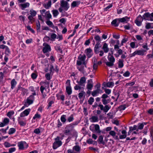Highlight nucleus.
<instances>
[{
	"mask_svg": "<svg viewBox=\"0 0 153 153\" xmlns=\"http://www.w3.org/2000/svg\"><path fill=\"white\" fill-rule=\"evenodd\" d=\"M130 18L125 16L121 18H117L113 20L111 22V24L115 27H118L120 23H127L129 21Z\"/></svg>",
	"mask_w": 153,
	"mask_h": 153,
	"instance_id": "1",
	"label": "nucleus"
},
{
	"mask_svg": "<svg viewBox=\"0 0 153 153\" xmlns=\"http://www.w3.org/2000/svg\"><path fill=\"white\" fill-rule=\"evenodd\" d=\"M86 57L85 55L82 56L81 55H79L78 57V60L77 61V65L80 66L82 64L85 65V67L86 68L87 67L85 62Z\"/></svg>",
	"mask_w": 153,
	"mask_h": 153,
	"instance_id": "2",
	"label": "nucleus"
},
{
	"mask_svg": "<svg viewBox=\"0 0 153 153\" xmlns=\"http://www.w3.org/2000/svg\"><path fill=\"white\" fill-rule=\"evenodd\" d=\"M55 141L53 144V148L54 149H56L58 147H59L62 145V143L60 140V137L57 136L55 138Z\"/></svg>",
	"mask_w": 153,
	"mask_h": 153,
	"instance_id": "3",
	"label": "nucleus"
},
{
	"mask_svg": "<svg viewBox=\"0 0 153 153\" xmlns=\"http://www.w3.org/2000/svg\"><path fill=\"white\" fill-rule=\"evenodd\" d=\"M108 59L109 62H105L106 65L109 67L113 66L114 65V63L115 61L114 58L112 55H111L110 57L108 56Z\"/></svg>",
	"mask_w": 153,
	"mask_h": 153,
	"instance_id": "4",
	"label": "nucleus"
},
{
	"mask_svg": "<svg viewBox=\"0 0 153 153\" xmlns=\"http://www.w3.org/2000/svg\"><path fill=\"white\" fill-rule=\"evenodd\" d=\"M143 17L144 20L153 21V13H151L149 12L146 13L143 15Z\"/></svg>",
	"mask_w": 153,
	"mask_h": 153,
	"instance_id": "5",
	"label": "nucleus"
},
{
	"mask_svg": "<svg viewBox=\"0 0 153 153\" xmlns=\"http://www.w3.org/2000/svg\"><path fill=\"white\" fill-rule=\"evenodd\" d=\"M18 146L19 150H24L27 148L28 145L25 141H21L18 143Z\"/></svg>",
	"mask_w": 153,
	"mask_h": 153,
	"instance_id": "6",
	"label": "nucleus"
},
{
	"mask_svg": "<svg viewBox=\"0 0 153 153\" xmlns=\"http://www.w3.org/2000/svg\"><path fill=\"white\" fill-rule=\"evenodd\" d=\"M60 7L63 8L64 10L67 11L69 8L70 6L67 1L64 0H62L60 1Z\"/></svg>",
	"mask_w": 153,
	"mask_h": 153,
	"instance_id": "7",
	"label": "nucleus"
},
{
	"mask_svg": "<svg viewBox=\"0 0 153 153\" xmlns=\"http://www.w3.org/2000/svg\"><path fill=\"white\" fill-rule=\"evenodd\" d=\"M143 19V16L142 17L140 15H139L135 20V23L137 26H140Z\"/></svg>",
	"mask_w": 153,
	"mask_h": 153,
	"instance_id": "8",
	"label": "nucleus"
},
{
	"mask_svg": "<svg viewBox=\"0 0 153 153\" xmlns=\"http://www.w3.org/2000/svg\"><path fill=\"white\" fill-rule=\"evenodd\" d=\"M100 107L101 110L103 111L104 112H107L111 108V106L109 105H107L104 107L102 104H99L98 105Z\"/></svg>",
	"mask_w": 153,
	"mask_h": 153,
	"instance_id": "9",
	"label": "nucleus"
},
{
	"mask_svg": "<svg viewBox=\"0 0 153 153\" xmlns=\"http://www.w3.org/2000/svg\"><path fill=\"white\" fill-rule=\"evenodd\" d=\"M43 45L44 46L42 49V51L44 53L51 51V48L50 46L46 43L43 44Z\"/></svg>",
	"mask_w": 153,
	"mask_h": 153,
	"instance_id": "10",
	"label": "nucleus"
},
{
	"mask_svg": "<svg viewBox=\"0 0 153 153\" xmlns=\"http://www.w3.org/2000/svg\"><path fill=\"white\" fill-rule=\"evenodd\" d=\"M86 78L85 76L81 77L79 81H77L76 82L79 85L85 86L86 83Z\"/></svg>",
	"mask_w": 153,
	"mask_h": 153,
	"instance_id": "11",
	"label": "nucleus"
},
{
	"mask_svg": "<svg viewBox=\"0 0 153 153\" xmlns=\"http://www.w3.org/2000/svg\"><path fill=\"white\" fill-rule=\"evenodd\" d=\"M78 70L85 75H87V74L86 72L85 68L84 66L82 65H80L77 67Z\"/></svg>",
	"mask_w": 153,
	"mask_h": 153,
	"instance_id": "12",
	"label": "nucleus"
},
{
	"mask_svg": "<svg viewBox=\"0 0 153 153\" xmlns=\"http://www.w3.org/2000/svg\"><path fill=\"white\" fill-rule=\"evenodd\" d=\"M10 122V120L9 119L5 118H4L3 120V122L1 123H0V127H3L6 125H7Z\"/></svg>",
	"mask_w": 153,
	"mask_h": 153,
	"instance_id": "13",
	"label": "nucleus"
},
{
	"mask_svg": "<svg viewBox=\"0 0 153 153\" xmlns=\"http://www.w3.org/2000/svg\"><path fill=\"white\" fill-rule=\"evenodd\" d=\"M30 111V109L28 108L25 110L20 114V117H23L25 116L28 115Z\"/></svg>",
	"mask_w": 153,
	"mask_h": 153,
	"instance_id": "14",
	"label": "nucleus"
},
{
	"mask_svg": "<svg viewBox=\"0 0 153 153\" xmlns=\"http://www.w3.org/2000/svg\"><path fill=\"white\" fill-rule=\"evenodd\" d=\"M88 83L87 85V88L89 90H91L92 89L93 86L92 83V79H90L88 80Z\"/></svg>",
	"mask_w": 153,
	"mask_h": 153,
	"instance_id": "15",
	"label": "nucleus"
},
{
	"mask_svg": "<svg viewBox=\"0 0 153 153\" xmlns=\"http://www.w3.org/2000/svg\"><path fill=\"white\" fill-rule=\"evenodd\" d=\"M73 153H80V147L78 145L74 146L73 148Z\"/></svg>",
	"mask_w": 153,
	"mask_h": 153,
	"instance_id": "16",
	"label": "nucleus"
},
{
	"mask_svg": "<svg viewBox=\"0 0 153 153\" xmlns=\"http://www.w3.org/2000/svg\"><path fill=\"white\" fill-rule=\"evenodd\" d=\"M30 5V4L28 2H26L23 4H19V6L22 10H24L25 8L28 7Z\"/></svg>",
	"mask_w": 153,
	"mask_h": 153,
	"instance_id": "17",
	"label": "nucleus"
},
{
	"mask_svg": "<svg viewBox=\"0 0 153 153\" xmlns=\"http://www.w3.org/2000/svg\"><path fill=\"white\" fill-rule=\"evenodd\" d=\"M43 16L47 20H49L52 18V15L49 11L46 12L45 14H43Z\"/></svg>",
	"mask_w": 153,
	"mask_h": 153,
	"instance_id": "18",
	"label": "nucleus"
},
{
	"mask_svg": "<svg viewBox=\"0 0 153 153\" xmlns=\"http://www.w3.org/2000/svg\"><path fill=\"white\" fill-rule=\"evenodd\" d=\"M85 52L88 58H90L92 56V50L90 48L86 49Z\"/></svg>",
	"mask_w": 153,
	"mask_h": 153,
	"instance_id": "19",
	"label": "nucleus"
},
{
	"mask_svg": "<svg viewBox=\"0 0 153 153\" xmlns=\"http://www.w3.org/2000/svg\"><path fill=\"white\" fill-rule=\"evenodd\" d=\"M102 49L103 50L105 53H107L109 51V49L108 48V44L106 43H104L103 44Z\"/></svg>",
	"mask_w": 153,
	"mask_h": 153,
	"instance_id": "20",
	"label": "nucleus"
},
{
	"mask_svg": "<svg viewBox=\"0 0 153 153\" xmlns=\"http://www.w3.org/2000/svg\"><path fill=\"white\" fill-rule=\"evenodd\" d=\"M40 90L41 92L42 97L43 98H45L46 96V94L44 92V91H46V89L42 85L40 88Z\"/></svg>",
	"mask_w": 153,
	"mask_h": 153,
	"instance_id": "21",
	"label": "nucleus"
},
{
	"mask_svg": "<svg viewBox=\"0 0 153 153\" xmlns=\"http://www.w3.org/2000/svg\"><path fill=\"white\" fill-rule=\"evenodd\" d=\"M71 127H68V125L65 127V130L64 131V134L66 135H68L71 134V131L72 130Z\"/></svg>",
	"mask_w": 153,
	"mask_h": 153,
	"instance_id": "22",
	"label": "nucleus"
},
{
	"mask_svg": "<svg viewBox=\"0 0 153 153\" xmlns=\"http://www.w3.org/2000/svg\"><path fill=\"white\" fill-rule=\"evenodd\" d=\"M147 124V123H139L138 124V127L137 131H138L139 130H142L143 129L144 125H146Z\"/></svg>",
	"mask_w": 153,
	"mask_h": 153,
	"instance_id": "23",
	"label": "nucleus"
},
{
	"mask_svg": "<svg viewBox=\"0 0 153 153\" xmlns=\"http://www.w3.org/2000/svg\"><path fill=\"white\" fill-rule=\"evenodd\" d=\"M26 101V102L25 103L24 105L27 107L28 106L32 104L33 102V101L29 99L28 98H27Z\"/></svg>",
	"mask_w": 153,
	"mask_h": 153,
	"instance_id": "24",
	"label": "nucleus"
},
{
	"mask_svg": "<svg viewBox=\"0 0 153 153\" xmlns=\"http://www.w3.org/2000/svg\"><path fill=\"white\" fill-rule=\"evenodd\" d=\"M136 54L140 56H143L146 51L143 50H140L135 51Z\"/></svg>",
	"mask_w": 153,
	"mask_h": 153,
	"instance_id": "25",
	"label": "nucleus"
},
{
	"mask_svg": "<svg viewBox=\"0 0 153 153\" xmlns=\"http://www.w3.org/2000/svg\"><path fill=\"white\" fill-rule=\"evenodd\" d=\"M90 121L92 122H96L98 121V117L97 116H93L90 118Z\"/></svg>",
	"mask_w": 153,
	"mask_h": 153,
	"instance_id": "26",
	"label": "nucleus"
},
{
	"mask_svg": "<svg viewBox=\"0 0 153 153\" xmlns=\"http://www.w3.org/2000/svg\"><path fill=\"white\" fill-rule=\"evenodd\" d=\"M122 135H121L119 136L120 139H123L126 138V132L125 130H123L122 131Z\"/></svg>",
	"mask_w": 153,
	"mask_h": 153,
	"instance_id": "27",
	"label": "nucleus"
},
{
	"mask_svg": "<svg viewBox=\"0 0 153 153\" xmlns=\"http://www.w3.org/2000/svg\"><path fill=\"white\" fill-rule=\"evenodd\" d=\"M17 84V82L15 80V79H13L11 82V88L12 89L15 87Z\"/></svg>",
	"mask_w": 153,
	"mask_h": 153,
	"instance_id": "28",
	"label": "nucleus"
},
{
	"mask_svg": "<svg viewBox=\"0 0 153 153\" xmlns=\"http://www.w3.org/2000/svg\"><path fill=\"white\" fill-rule=\"evenodd\" d=\"M145 28L147 29L153 28V23H147L146 24Z\"/></svg>",
	"mask_w": 153,
	"mask_h": 153,
	"instance_id": "29",
	"label": "nucleus"
},
{
	"mask_svg": "<svg viewBox=\"0 0 153 153\" xmlns=\"http://www.w3.org/2000/svg\"><path fill=\"white\" fill-rule=\"evenodd\" d=\"M100 43H97L94 48V51L96 53H99V48Z\"/></svg>",
	"mask_w": 153,
	"mask_h": 153,
	"instance_id": "30",
	"label": "nucleus"
},
{
	"mask_svg": "<svg viewBox=\"0 0 153 153\" xmlns=\"http://www.w3.org/2000/svg\"><path fill=\"white\" fill-rule=\"evenodd\" d=\"M80 4V1H73L71 4V7H73L77 6Z\"/></svg>",
	"mask_w": 153,
	"mask_h": 153,
	"instance_id": "31",
	"label": "nucleus"
},
{
	"mask_svg": "<svg viewBox=\"0 0 153 153\" xmlns=\"http://www.w3.org/2000/svg\"><path fill=\"white\" fill-rule=\"evenodd\" d=\"M123 60L122 59H119V60L118 65V67L119 68H123L124 66Z\"/></svg>",
	"mask_w": 153,
	"mask_h": 153,
	"instance_id": "32",
	"label": "nucleus"
},
{
	"mask_svg": "<svg viewBox=\"0 0 153 153\" xmlns=\"http://www.w3.org/2000/svg\"><path fill=\"white\" fill-rule=\"evenodd\" d=\"M79 122L78 121L72 123L68 125V127H71V129H73L75 126L77 125Z\"/></svg>",
	"mask_w": 153,
	"mask_h": 153,
	"instance_id": "33",
	"label": "nucleus"
},
{
	"mask_svg": "<svg viewBox=\"0 0 153 153\" xmlns=\"http://www.w3.org/2000/svg\"><path fill=\"white\" fill-rule=\"evenodd\" d=\"M54 17H56L59 14V12L57 10H53L52 11Z\"/></svg>",
	"mask_w": 153,
	"mask_h": 153,
	"instance_id": "34",
	"label": "nucleus"
},
{
	"mask_svg": "<svg viewBox=\"0 0 153 153\" xmlns=\"http://www.w3.org/2000/svg\"><path fill=\"white\" fill-rule=\"evenodd\" d=\"M66 91L68 95L71 94L72 92L71 87H66Z\"/></svg>",
	"mask_w": 153,
	"mask_h": 153,
	"instance_id": "35",
	"label": "nucleus"
},
{
	"mask_svg": "<svg viewBox=\"0 0 153 153\" xmlns=\"http://www.w3.org/2000/svg\"><path fill=\"white\" fill-rule=\"evenodd\" d=\"M34 72V73H33L31 75V78L33 79H36L38 76V74L36 71H35Z\"/></svg>",
	"mask_w": 153,
	"mask_h": 153,
	"instance_id": "36",
	"label": "nucleus"
},
{
	"mask_svg": "<svg viewBox=\"0 0 153 153\" xmlns=\"http://www.w3.org/2000/svg\"><path fill=\"white\" fill-rule=\"evenodd\" d=\"M98 140L100 143L104 145L105 142L103 141V138L102 136L101 135L99 137Z\"/></svg>",
	"mask_w": 153,
	"mask_h": 153,
	"instance_id": "37",
	"label": "nucleus"
},
{
	"mask_svg": "<svg viewBox=\"0 0 153 153\" xmlns=\"http://www.w3.org/2000/svg\"><path fill=\"white\" fill-rule=\"evenodd\" d=\"M94 39L97 42V43H100L101 40L100 37L98 35H96L94 37Z\"/></svg>",
	"mask_w": 153,
	"mask_h": 153,
	"instance_id": "38",
	"label": "nucleus"
},
{
	"mask_svg": "<svg viewBox=\"0 0 153 153\" xmlns=\"http://www.w3.org/2000/svg\"><path fill=\"white\" fill-rule=\"evenodd\" d=\"M74 116L73 114H71L70 116L68 117L67 118V121L69 122H71L74 120Z\"/></svg>",
	"mask_w": 153,
	"mask_h": 153,
	"instance_id": "39",
	"label": "nucleus"
},
{
	"mask_svg": "<svg viewBox=\"0 0 153 153\" xmlns=\"http://www.w3.org/2000/svg\"><path fill=\"white\" fill-rule=\"evenodd\" d=\"M66 116L65 115H62L61 117V120L62 122L64 123L66 121Z\"/></svg>",
	"mask_w": 153,
	"mask_h": 153,
	"instance_id": "40",
	"label": "nucleus"
},
{
	"mask_svg": "<svg viewBox=\"0 0 153 153\" xmlns=\"http://www.w3.org/2000/svg\"><path fill=\"white\" fill-rule=\"evenodd\" d=\"M51 1H49L45 5V7L48 9L51 7Z\"/></svg>",
	"mask_w": 153,
	"mask_h": 153,
	"instance_id": "41",
	"label": "nucleus"
},
{
	"mask_svg": "<svg viewBox=\"0 0 153 153\" xmlns=\"http://www.w3.org/2000/svg\"><path fill=\"white\" fill-rule=\"evenodd\" d=\"M16 129L14 128H12L10 129L8 133L9 134H11L14 133Z\"/></svg>",
	"mask_w": 153,
	"mask_h": 153,
	"instance_id": "42",
	"label": "nucleus"
},
{
	"mask_svg": "<svg viewBox=\"0 0 153 153\" xmlns=\"http://www.w3.org/2000/svg\"><path fill=\"white\" fill-rule=\"evenodd\" d=\"M46 23L48 25L51 27H53L54 26L52 22L49 20H47L46 22Z\"/></svg>",
	"mask_w": 153,
	"mask_h": 153,
	"instance_id": "43",
	"label": "nucleus"
},
{
	"mask_svg": "<svg viewBox=\"0 0 153 153\" xmlns=\"http://www.w3.org/2000/svg\"><path fill=\"white\" fill-rule=\"evenodd\" d=\"M114 84V83L112 82H108L106 83V86L108 87L111 88L113 86Z\"/></svg>",
	"mask_w": 153,
	"mask_h": 153,
	"instance_id": "44",
	"label": "nucleus"
},
{
	"mask_svg": "<svg viewBox=\"0 0 153 153\" xmlns=\"http://www.w3.org/2000/svg\"><path fill=\"white\" fill-rule=\"evenodd\" d=\"M55 50L57 51L58 52L60 53H62V51L60 47L59 46H56L55 47Z\"/></svg>",
	"mask_w": 153,
	"mask_h": 153,
	"instance_id": "45",
	"label": "nucleus"
},
{
	"mask_svg": "<svg viewBox=\"0 0 153 153\" xmlns=\"http://www.w3.org/2000/svg\"><path fill=\"white\" fill-rule=\"evenodd\" d=\"M100 91H99L97 90H95L94 91L91 93V94L92 96L93 97L97 95V94H98L100 92Z\"/></svg>",
	"mask_w": 153,
	"mask_h": 153,
	"instance_id": "46",
	"label": "nucleus"
},
{
	"mask_svg": "<svg viewBox=\"0 0 153 153\" xmlns=\"http://www.w3.org/2000/svg\"><path fill=\"white\" fill-rule=\"evenodd\" d=\"M30 15L33 17L35 16L36 14V12L33 9L30 10Z\"/></svg>",
	"mask_w": 153,
	"mask_h": 153,
	"instance_id": "47",
	"label": "nucleus"
},
{
	"mask_svg": "<svg viewBox=\"0 0 153 153\" xmlns=\"http://www.w3.org/2000/svg\"><path fill=\"white\" fill-rule=\"evenodd\" d=\"M36 30L37 32L40 31V25L39 21L36 23Z\"/></svg>",
	"mask_w": 153,
	"mask_h": 153,
	"instance_id": "48",
	"label": "nucleus"
},
{
	"mask_svg": "<svg viewBox=\"0 0 153 153\" xmlns=\"http://www.w3.org/2000/svg\"><path fill=\"white\" fill-rule=\"evenodd\" d=\"M36 95V92H33L32 95H31L28 98L30 100H32L33 101L34 99V96H35Z\"/></svg>",
	"mask_w": 153,
	"mask_h": 153,
	"instance_id": "49",
	"label": "nucleus"
},
{
	"mask_svg": "<svg viewBox=\"0 0 153 153\" xmlns=\"http://www.w3.org/2000/svg\"><path fill=\"white\" fill-rule=\"evenodd\" d=\"M93 126H94L96 131L97 132H100V127L99 125L98 124H95L93 125Z\"/></svg>",
	"mask_w": 153,
	"mask_h": 153,
	"instance_id": "50",
	"label": "nucleus"
},
{
	"mask_svg": "<svg viewBox=\"0 0 153 153\" xmlns=\"http://www.w3.org/2000/svg\"><path fill=\"white\" fill-rule=\"evenodd\" d=\"M102 102L103 104L105 105L108 103L109 102V100H106V99H102Z\"/></svg>",
	"mask_w": 153,
	"mask_h": 153,
	"instance_id": "51",
	"label": "nucleus"
},
{
	"mask_svg": "<svg viewBox=\"0 0 153 153\" xmlns=\"http://www.w3.org/2000/svg\"><path fill=\"white\" fill-rule=\"evenodd\" d=\"M56 37V35L55 33H52L51 35V40L52 41H55Z\"/></svg>",
	"mask_w": 153,
	"mask_h": 153,
	"instance_id": "52",
	"label": "nucleus"
},
{
	"mask_svg": "<svg viewBox=\"0 0 153 153\" xmlns=\"http://www.w3.org/2000/svg\"><path fill=\"white\" fill-rule=\"evenodd\" d=\"M126 108V105H123L120 106L119 107V108L120 111H122L124 110Z\"/></svg>",
	"mask_w": 153,
	"mask_h": 153,
	"instance_id": "53",
	"label": "nucleus"
},
{
	"mask_svg": "<svg viewBox=\"0 0 153 153\" xmlns=\"http://www.w3.org/2000/svg\"><path fill=\"white\" fill-rule=\"evenodd\" d=\"M14 114V112L13 111H9L7 114V116L10 118L11 116Z\"/></svg>",
	"mask_w": 153,
	"mask_h": 153,
	"instance_id": "54",
	"label": "nucleus"
},
{
	"mask_svg": "<svg viewBox=\"0 0 153 153\" xmlns=\"http://www.w3.org/2000/svg\"><path fill=\"white\" fill-rule=\"evenodd\" d=\"M85 92L83 91L79 93L78 94V97L79 99H81L82 98V97L84 95H85Z\"/></svg>",
	"mask_w": 153,
	"mask_h": 153,
	"instance_id": "55",
	"label": "nucleus"
},
{
	"mask_svg": "<svg viewBox=\"0 0 153 153\" xmlns=\"http://www.w3.org/2000/svg\"><path fill=\"white\" fill-rule=\"evenodd\" d=\"M137 125H134L133 127H129V129L130 130H131L132 131L137 130Z\"/></svg>",
	"mask_w": 153,
	"mask_h": 153,
	"instance_id": "56",
	"label": "nucleus"
},
{
	"mask_svg": "<svg viewBox=\"0 0 153 153\" xmlns=\"http://www.w3.org/2000/svg\"><path fill=\"white\" fill-rule=\"evenodd\" d=\"M94 101V99L92 97H91L88 100V103L91 105L92 104L93 102Z\"/></svg>",
	"mask_w": 153,
	"mask_h": 153,
	"instance_id": "57",
	"label": "nucleus"
},
{
	"mask_svg": "<svg viewBox=\"0 0 153 153\" xmlns=\"http://www.w3.org/2000/svg\"><path fill=\"white\" fill-rule=\"evenodd\" d=\"M41 118V115L38 113L36 114L33 117V119H39Z\"/></svg>",
	"mask_w": 153,
	"mask_h": 153,
	"instance_id": "58",
	"label": "nucleus"
},
{
	"mask_svg": "<svg viewBox=\"0 0 153 153\" xmlns=\"http://www.w3.org/2000/svg\"><path fill=\"white\" fill-rule=\"evenodd\" d=\"M81 86H82L79 85H76L74 86V88L75 90H80V89H81L82 88Z\"/></svg>",
	"mask_w": 153,
	"mask_h": 153,
	"instance_id": "59",
	"label": "nucleus"
},
{
	"mask_svg": "<svg viewBox=\"0 0 153 153\" xmlns=\"http://www.w3.org/2000/svg\"><path fill=\"white\" fill-rule=\"evenodd\" d=\"M109 134L112 136L113 137H114L116 134V133L114 131H111L109 133Z\"/></svg>",
	"mask_w": 153,
	"mask_h": 153,
	"instance_id": "60",
	"label": "nucleus"
},
{
	"mask_svg": "<svg viewBox=\"0 0 153 153\" xmlns=\"http://www.w3.org/2000/svg\"><path fill=\"white\" fill-rule=\"evenodd\" d=\"M5 53L7 55H9L10 53V49L7 46L5 48Z\"/></svg>",
	"mask_w": 153,
	"mask_h": 153,
	"instance_id": "61",
	"label": "nucleus"
},
{
	"mask_svg": "<svg viewBox=\"0 0 153 153\" xmlns=\"http://www.w3.org/2000/svg\"><path fill=\"white\" fill-rule=\"evenodd\" d=\"M102 88H104L105 90V94L109 95V94L111 92V90L109 89H107L106 88L105 89L103 87H102Z\"/></svg>",
	"mask_w": 153,
	"mask_h": 153,
	"instance_id": "62",
	"label": "nucleus"
},
{
	"mask_svg": "<svg viewBox=\"0 0 153 153\" xmlns=\"http://www.w3.org/2000/svg\"><path fill=\"white\" fill-rule=\"evenodd\" d=\"M19 123L21 126H24L26 124V123L23 121H19Z\"/></svg>",
	"mask_w": 153,
	"mask_h": 153,
	"instance_id": "63",
	"label": "nucleus"
},
{
	"mask_svg": "<svg viewBox=\"0 0 153 153\" xmlns=\"http://www.w3.org/2000/svg\"><path fill=\"white\" fill-rule=\"evenodd\" d=\"M16 150V148L15 147H13L10 148L9 149V153H12Z\"/></svg>",
	"mask_w": 153,
	"mask_h": 153,
	"instance_id": "64",
	"label": "nucleus"
}]
</instances>
